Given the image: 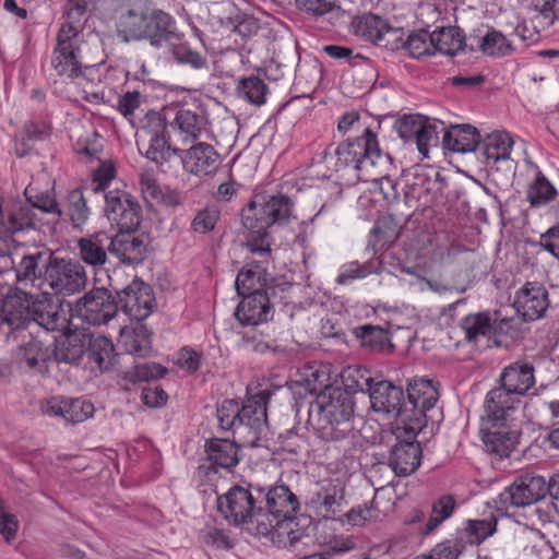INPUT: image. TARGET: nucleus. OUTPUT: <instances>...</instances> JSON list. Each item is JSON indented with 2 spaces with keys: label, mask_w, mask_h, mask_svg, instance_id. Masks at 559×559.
<instances>
[{
  "label": "nucleus",
  "mask_w": 559,
  "mask_h": 559,
  "mask_svg": "<svg viewBox=\"0 0 559 559\" xmlns=\"http://www.w3.org/2000/svg\"><path fill=\"white\" fill-rule=\"evenodd\" d=\"M388 159L389 156L379 148L377 135L365 128L360 136L338 144L333 153L324 151L320 162L331 171L352 169L358 179L374 181L378 175L376 169Z\"/></svg>",
  "instance_id": "1"
},
{
  "label": "nucleus",
  "mask_w": 559,
  "mask_h": 559,
  "mask_svg": "<svg viewBox=\"0 0 559 559\" xmlns=\"http://www.w3.org/2000/svg\"><path fill=\"white\" fill-rule=\"evenodd\" d=\"M118 36L126 43L147 39L160 48L178 39L175 20L162 10L148 12L142 5L122 10L117 20Z\"/></svg>",
  "instance_id": "2"
},
{
  "label": "nucleus",
  "mask_w": 559,
  "mask_h": 559,
  "mask_svg": "<svg viewBox=\"0 0 559 559\" xmlns=\"http://www.w3.org/2000/svg\"><path fill=\"white\" fill-rule=\"evenodd\" d=\"M317 415L310 411V420L316 435L324 441H340L347 438L354 430V401L348 392L332 389L317 397Z\"/></svg>",
  "instance_id": "3"
},
{
  "label": "nucleus",
  "mask_w": 559,
  "mask_h": 559,
  "mask_svg": "<svg viewBox=\"0 0 559 559\" xmlns=\"http://www.w3.org/2000/svg\"><path fill=\"white\" fill-rule=\"evenodd\" d=\"M294 201L282 193L262 201L257 197L241 214L242 225L248 230L249 241L270 245L271 228L288 224L294 215Z\"/></svg>",
  "instance_id": "4"
},
{
  "label": "nucleus",
  "mask_w": 559,
  "mask_h": 559,
  "mask_svg": "<svg viewBox=\"0 0 559 559\" xmlns=\"http://www.w3.org/2000/svg\"><path fill=\"white\" fill-rule=\"evenodd\" d=\"M257 485L249 487L234 486L225 495L218 497L217 508L223 516L234 525H247V531L255 536L265 537L272 534L269 515L263 513L255 492Z\"/></svg>",
  "instance_id": "5"
},
{
  "label": "nucleus",
  "mask_w": 559,
  "mask_h": 559,
  "mask_svg": "<svg viewBox=\"0 0 559 559\" xmlns=\"http://www.w3.org/2000/svg\"><path fill=\"white\" fill-rule=\"evenodd\" d=\"M83 39L80 27L61 24L52 48L50 67L58 76L68 80L83 78L85 71L103 63V58L87 59L82 53Z\"/></svg>",
  "instance_id": "6"
},
{
  "label": "nucleus",
  "mask_w": 559,
  "mask_h": 559,
  "mask_svg": "<svg viewBox=\"0 0 559 559\" xmlns=\"http://www.w3.org/2000/svg\"><path fill=\"white\" fill-rule=\"evenodd\" d=\"M141 136L142 142H136L139 151L167 173L171 159L178 158L180 148L171 146L167 122L158 111L151 110L145 114Z\"/></svg>",
  "instance_id": "7"
},
{
  "label": "nucleus",
  "mask_w": 559,
  "mask_h": 559,
  "mask_svg": "<svg viewBox=\"0 0 559 559\" xmlns=\"http://www.w3.org/2000/svg\"><path fill=\"white\" fill-rule=\"evenodd\" d=\"M105 214L108 221L117 226L116 235L106 236L109 245L129 243V240L120 237L132 235L140 226L142 209L138 200L127 191L110 190L105 194Z\"/></svg>",
  "instance_id": "8"
},
{
  "label": "nucleus",
  "mask_w": 559,
  "mask_h": 559,
  "mask_svg": "<svg viewBox=\"0 0 559 559\" xmlns=\"http://www.w3.org/2000/svg\"><path fill=\"white\" fill-rule=\"evenodd\" d=\"M270 397L267 391H261L245 404L238 406V436L246 445L255 447L266 428V404Z\"/></svg>",
  "instance_id": "9"
},
{
  "label": "nucleus",
  "mask_w": 559,
  "mask_h": 559,
  "mask_svg": "<svg viewBox=\"0 0 559 559\" xmlns=\"http://www.w3.org/2000/svg\"><path fill=\"white\" fill-rule=\"evenodd\" d=\"M259 497V504L265 503L263 513L267 516L272 524V532L284 521L295 518L299 510V501L297 496L290 491L285 485L261 486L254 487Z\"/></svg>",
  "instance_id": "10"
},
{
  "label": "nucleus",
  "mask_w": 559,
  "mask_h": 559,
  "mask_svg": "<svg viewBox=\"0 0 559 559\" xmlns=\"http://www.w3.org/2000/svg\"><path fill=\"white\" fill-rule=\"evenodd\" d=\"M439 389L438 382L430 379H414L408 383L407 388V401H405V407L408 411L407 415L409 420L407 423L415 421L416 426L409 428L414 431L420 428L423 425V418H430L433 420V416L430 414L433 412L435 406L439 401Z\"/></svg>",
  "instance_id": "11"
},
{
  "label": "nucleus",
  "mask_w": 559,
  "mask_h": 559,
  "mask_svg": "<svg viewBox=\"0 0 559 559\" xmlns=\"http://www.w3.org/2000/svg\"><path fill=\"white\" fill-rule=\"evenodd\" d=\"M45 281L56 294L73 295L85 288L87 277L79 262L56 258L46 266Z\"/></svg>",
  "instance_id": "12"
},
{
  "label": "nucleus",
  "mask_w": 559,
  "mask_h": 559,
  "mask_svg": "<svg viewBox=\"0 0 559 559\" xmlns=\"http://www.w3.org/2000/svg\"><path fill=\"white\" fill-rule=\"evenodd\" d=\"M73 313L92 325L106 324L118 311V302L106 288H94L75 304Z\"/></svg>",
  "instance_id": "13"
},
{
  "label": "nucleus",
  "mask_w": 559,
  "mask_h": 559,
  "mask_svg": "<svg viewBox=\"0 0 559 559\" xmlns=\"http://www.w3.org/2000/svg\"><path fill=\"white\" fill-rule=\"evenodd\" d=\"M547 495L546 479L539 475L525 474L516 477L500 495L499 502L508 507L525 508Z\"/></svg>",
  "instance_id": "14"
},
{
  "label": "nucleus",
  "mask_w": 559,
  "mask_h": 559,
  "mask_svg": "<svg viewBox=\"0 0 559 559\" xmlns=\"http://www.w3.org/2000/svg\"><path fill=\"white\" fill-rule=\"evenodd\" d=\"M368 394L374 412L400 418L402 423L409 420L408 411L405 407L404 391L401 386L388 380L373 379Z\"/></svg>",
  "instance_id": "15"
},
{
  "label": "nucleus",
  "mask_w": 559,
  "mask_h": 559,
  "mask_svg": "<svg viewBox=\"0 0 559 559\" xmlns=\"http://www.w3.org/2000/svg\"><path fill=\"white\" fill-rule=\"evenodd\" d=\"M118 307L131 319L143 321L155 308V296L152 287L142 280L134 278L129 285L117 293Z\"/></svg>",
  "instance_id": "16"
},
{
  "label": "nucleus",
  "mask_w": 559,
  "mask_h": 559,
  "mask_svg": "<svg viewBox=\"0 0 559 559\" xmlns=\"http://www.w3.org/2000/svg\"><path fill=\"white\" fill-rule=\"evenodd\" d=\"M178 158L182 169L199 179L214 176L221 165L218 152L206 142H197L186 150L180 148Z\"/></svg>",
  "instance_id": "17"
},
{
  "label": "nucleus",
  "mask_w": 559,
  "mask_h": 559,
  "mask_svg": "<svg viewBox=\"0 0 559 559\" xmlns=\"http://www.w3.org/2000/svg\"><path fill=\"white\" fill-rule=\"evenodd\" d=\"M31 322L37 323L46 331H60L67 328L68 319L61 306L53 301L52 296L41 292L32 293Z\"/></svg>",
  "instance_id": "18"
},
{
  "label": "nucleus",
  "mask_w": 559,
  "mask_h": 559,
  "mask_svg": "<svg viewBox=\"0 0 559 559\" xmlns=\"http://www.w3.org/2000/svg\"><path fill=\"white\" fill-rule=\"evenodd\" d=\"M549 306L546 288L537 282H527L516 293L513 308L524 320L542 318Z\"/></svg>",
  "instance_id": "19"
},
{
  "label": "nucleus",
  "mask_w": 559,
  "mask_h": 559,
  "mask_svg": "<svg viewBox=\"0 0 559 559\" xmlns=\"http://www.w3.org/2000/svg\"><path fill=\"white\" fill-rule=\"evenodd\" d=\"M32 292L21 287L11 288L1 305V322L11 330H19L31 323Z\"/></svg>",
  "instance_id": "20"
},
{
  "label": "nucleus",
  "mask_w": 559,
  "mask_h": 559,
  "mask_svg": "<svg viewBox=\"0 0 559 559\" xmlns=\"http://www.w3.org/2000/svg\"><path fill=\"white\" fill-rule=\"evenodd\" d=\"M520 404V399L499 385L490 390L485 399L483 416L484 423L507 424Z\"/></svg>",
  "instance_id": "21"
},
{
  "label": "nucleus",
  "mask_w": 559,
  "mask_h": 559,
  "mask_svg": "<svg viewBox=\"0 0 559 559\" xmlns=\"http://www.w3.org/2000/svg\"><path fill=\"white\" fill-rule=\"evenodd\" d=\"M269 293L246 295L236 308L235 316L242 325H259L272 318Z\"/></svg>",
  "instance_id": "22"
},
{
  "label": "nucleus",
  "mask_w": 559,
  "mask_h": 559,
  "mask_svg": "<svg viewBox=\"0 0 559 559\" xmlns=\"http://www.w3.org/2000/svg\"><path fill=\"white\" fill-rule=\"evenodd\" d=\"M15 358L21 368L43 374L48 371V364L52 360V346L32 338L19 346Z\"/></svg>",
  "instance_id": "23"
},
{
  "label": "nucleus",
  "mask_w": 559,
  "mask_h": 559,
  "mask_svg": "<svg viewBox=\"0 0 559 559\" xmlns=\"http://www.w3.org/2000/svg\"><path fill=\"white\" fill-rule=\"evenodd\" d=\"M485 433L483 441L488 452L499 457L509 456L519 441V431L507 424L484 423Z\"/></svg>",
  "instance_id": "24"
},
{
  "label": "nucleus",
  "mask_w": 559,
  "mask_h": 559,
  "mask_svg": "<svg viewBox=\"0 0 559 559\" xmlns=\"http://www.w3.org/2000/svg\"><path fill=\"white\" fill-rule=\"evenodd\" d=\"M421 448L414 440L396 442L389 456V466L396 476H408L417 471L420 465Z\"/></svg>",
  "instance_id": "25"
},
{
  "label": "nucleus",
  "mask_w": 559,
  "mask_h": 559,
  "mask_svg": "<svg viewBox=\"0 0 559 559\" xmlns=\"http://www.w3.org/2000/svg\"><path fill=\"white\" fill-rule=\"evenodd\" d=\"M499 380L501 386L520 399L535 384L534 367L526 361H514L503 368Z\"/></svg>",
  "instance_id": "26"
},
{
  "label": "nucleus",
  "mask_w": 559,
  "mask_h": 559,
  "mask_svg": "<svg viewBox=\"0 0 559 559\" xmlns=\"http://www.w3.org/2000/svg\"><path fill=\"white\" fill-rule=\"evenodd\" d=\"M185 143L193 142L209 131V121L204 111L195 107L193 109L181 107L177 109L174 118Z\"/></svg>",
  "instance_id": "27"
},
{
  "label": "nucleus",
  "mask_w": 559,
  "mask_h": 559,
  "mask_svg": "<svg viewBox=\"0 0 559 559\" xmlns=\"http://www.w3.org/2000/svg\"><path fill=\"white\" fill-rule=\"evenodd\" d=\"M88 334L69 332L56 341L52 347V360L58 364H79L87 349Z\"/></svg>",
  "instance_id": "28"
},
{
  "label": "nucleus",
  "mask_w": 559,
  "mask_h": 559,
  "mask_svg": "<svg viewBox=\"0 0 559 559\" xmlns=\"http://www.w3.org/2000/svg\"><path fill=\"white\" fill-rule=\"evenodd\" d=\"M480 142L478 130L471 124H455L445 128L442 138L444 148L454 153L473 152Z\"/></svg>",
  "instance_id": "29"
},
{
  "label": "nucleus",
  "mask_w": 559,
  "mask_h": 559,
  "mask_svg": "<svg viewBox=\"0 0 559 559\" xmlns=\"http://www.w3.org/2000/svg\"><path fill=\"white\" fill-rule=\"evenodd\" d=\"M204 448L206 457L213 467L230 471L239 463V447L228 439L207 440Z\"/></svg>",
  "instance_id": "30"
},
{
  "label": "nucleus",
  "mask_w": 559,
  "mask_h": 559,
  "mask_svg": "<svg viewBox=\"0 0 559 559\" xmlns=\"http://www.w3.org/2000/svg\"><path fill=\"white\" fill-rule=\"evenodd\" d=\"M39 186V180H33L25 188L24 195L33 207L51 215V221L57 222L62 215V210L56 201L53 188L49 186V182L45 190H41Z\"/></svg>",
  "instance_id": "31"
},
{
  "label": "nucleus",
  "mask_w": 559,
  "mask_h": 559,
  "mask_svg": "<svg viewBox=\"0 0 559 559\" xmlns=\"http://www.w3.org/2000/svg\"><path fill=\"white\" fill-rule=\"evenodd\" d=\"M513 147V140L507 132L495 131L488 134L480 147L487 165H495L500 160H509Z\"/></svg>",
  "instance_id": "32"
},
{
  "label": "nucleus",
  "mask_w": 559,
  "mask_h": 559,
  "mask_svg": "<svg viewBox=\"0 0 559 559\" xmlns=\"http://www.w3.org/2000/svg\"><path fill=\"white\" fill-rule=\"evenodd\" d=\"M468 343L477 344L493 334V317L489 312L471 313L460 323Z\"/></svg>",
  "instance_id": "33"
},
{
  "label": "nucleus",
  "mask_w": 559,
  "mask_h": 559,
  "mask_svg": "<svg viewBox=\"0 0 559 559\" xmlns=\"http://www.w3.org/2000/svg\"><path fill=\"white\" fill-rule=\"evenodd\" d=\"M120 343L130 355L146 357L151 353L150 331L144 325L132 330H122Z\"/></svg>",
  "instance_id": "34"
},
{
  "label": "nucleus",
  "mask_w": 559,
  "mask_h": 559,
  "mask_svg": "<svg viewBox=\"0 0 559 559\" xmlns=\"http://www.w3.org/2000/svg\"><path fill=\"white\" fill-rule=\"evenodd\" d=\"M465 36L459 27H443L432 32L435 50L442 55L454 56L464 47Z\"/></svg>",
  "instance_id": "35"
},
{
  "label": "nucleus",
  "mask_w": 559,
  "mask_h": 559,
  "mask_svg": "<svg viewBox=\"0 0 559 559\" xmlns=\"http://www.w3.org/2000/svg\"><path fill=\"white\" fill-rule=\"evenodd\" d=\"M355 334L360 338L361 346L371 352L380 353L393 347L390 343L389 332L380 325H359L355 328Z\"/></svg>",
  "instance_id": "36"
},
{
  "label": "nucleus",
  "mask_w": 559,
  "mask_h": 559,
  "mask_svg": "<svg viewBox=\"0 0 559 559\" xmlns=\"http://www.w3.org/2000/svg\"><path fill=\"white\" fill-rule=\"evenodd\" d=\"M477 44L483 53L490 57H504L513 51L511 40L500 31L488 28L487 32L478 38Z\"/></svg>",
  "instance_id": "37"
},
{
  "label": "nucleus",
  "mask_w": 559,
  "mask_h": 559,
  "mask_svg": "<svg viewBox=\"0 0 559 559\" xmlns=\"http://www.w3.org/2000/svg\"><path fill=\"white\" fill-rule=\"evenodd\" d=\"M265 269L257 265L255 269H246L238 273L236 289L238 295L246 296L255 293H267L265 286Z\"/></svg>",
  "instance_id": "38"
},
{
  "label": "nucleus",
  "mask_w": 559,
  "mask_h": 559,
  "mask_svg": "<svg viewBox=\"0 0 559 559\" xmlns=\"http://www.w3.org/2000/svg\"><path fill=\"white\" fill-rule=\"evenodd\" d=\"M87 348L91 359L100 370L106 371L112 367L114 344L109 338L88 335Z\"/></svg>",
  "instance_id": "39"
},
{
  "label": "nucleus",
  "mask_w": 559,
  "mask_h": 559,
  "mask_svg": "<svg viewBox=\"0 0 559 559\" xmlns=\"http://www.w3.org/2000/svg\"><path fill=\"white\" fill-rule=\"evenodd\" d=\"M40 259V253L23 257L22 261L15 270L17 284L24 286L31 284L32 287L41 289L43 284H45L46 281L45 278H40L41 272L38 270V260Z\"/></svg>",
  "instance_id": "40"
},
{
  "label": "nucleus",
  "mask_w": 559,
  "mask_h": 559,
  "mask_svg": "<svg viewBox=\"0 0 559 559\" xmlns=\"http://www.w3.org/2000/svg\"><path fill=\"white\" fill-rule=\"evenodd\" d=\"M385 23L381 16L369 13L354 19L352 26L357 36L377 45Z\"/></svg>",
  "instance_id": "41"
},
{
  "label": "nucleus",
  "mask_w": 559,
  "mask_h": 559,
  "mask_svg": "<svg viewBox=\"0 0 559 559\" xmlns=\"http://www.w3.org/2000/svg\"><path fill=\"white\" fill-rule=\"evenodd\" d=\"M557 195V190L548 181L540 170H537L535 179L531 182L526 191V200L531 206L537 207L547 204Z\"/></svg>",
  "instance_id": "42"
},
{
  "label": "nucleus",
  "mask_w": 559,
  "mask_h": 559,
  "mask_svg": "<svg viewBox=\"0 0 559 559\" xmlns=\"http://www.w3.org/2000/svg\"><path fill=\"white\" fill-rule=\"evenodd\" d=\"M525 322L519 313L502 317L500 311L493 313V334L497 336H507L511 340H519L525 333Z\"/></svg>",
  "instance_id": "43"
},
{
  "label": "nucleus",
  "mask_w": 559,
  "mask_h": 559,
  "mask_svg": "<svg viewBox=\"0 0 559 559\" xmlns=\"http://www.w3.org/2000/svg\"><path fill=\"white\" fill-rule=\"evenodd\" d=\"M237 91L241 98L255 106L263 105L269 93L267 85L255 75L241 79Z\"/></svg>",
  "instance_id": "44"
},
{
  "label": "nucleus",
  "mask_w": 559,
  "mask_h": 559,
  "mask_svg": "<svg viewBox=\"0 0 559 559\" xmlns=\"http://www.w3.org/2000/svg\"><path fill=\"white\" fill-rule=\"evenodd\" d=\"M402 230V223L393 215H383L377 219L370 230L371 236L376 242H383V245H393Z\"/></svg>",
  "instance_id": "45"
},
{
  "label": "nucleus",
  "mask_w": 559,
  "mask_h": 559,
  "mask_svg": "<svg viewBox=\"0 0 559 559\" xmlns=\"http://www.w3.org/2000/svg\"><path fill=\"white\" fill-rule=\"evenodd\" d=\"M456 508L455 498L452 495H444L432 503L431 515L426 523L423 534L432 533L443 521L449 519Z\"/></svg>",
  "instance_id": "46"
},
{
  "label": "nucleus",
  "mask_w": 559,
  "mask_h": 559,
  "mask_svg": "<svg viewBox=\"0 0 559 559\" xmlns=\"http://www.w3.org/2000/svg\"><path fill=\"white\" fill-rule=\"evenodd\" d=\"M445 130L443 122L429 119L425 116L423 120V128H420L418 135L415 140L418 151L424 155H428L430 146H436L439 142V132Z\"/></svg>",
  "instance_id": "47"
},
{
  "label": "nucleus",
  "mask_w": 559,
  "mask_h": 559,
  "mask_svg": "<svg viewBox=\"0 0 559 559\" xmlns=\"http://www.w3.org/2000/svg\"><path fill=\"white\" fill-rule=\"evenodd\" d=\"M341 379L344 385L343 391L348 392L352 396L356 392H368L374 378L369 377L366 371L358 367L349 366L343 370Z\"/></svg>",
  "instance_id": "48"
},
{
  "label": "nucleus",
  "mask_w": 559,
  "mask_h": 559,
  "mask_svg": "<svg viewBox=\"0 0 559 559\" xmlns=\"http://www.w3.org/2000/svg\"><path fill=\"white\" fill-rule=\"evenodd\" d=\"M404 49L415 59L433 53L432 33L425 31L412 33L404 43Z\"/></svg>",
  "instance_id": "49"
},
{
  "label": "nucleus",
  "mask_w": 559,
  "mask_h": 559,
  "mask_svg": "<svg viewBox=\"0 0 559 559\" xmlns=\"http://www.w3.org/2000/svg\"><path fill=\"white\" fill-rule=\"evenodd\" d=\"M139 189L144 201L153 205V201L160 199L163 187L159 183L156 171L153 168L143 167L139 173Z\"/></svg>",
  "instance_id": "50"
},
{
  "label": "nucleus",
  "mask_w": 559,
  "mask_h": 559,
  "mask_svg": "<svg viewBox=\"0 0 559 559\" xmlns=\"http://www.w3.org/2000/svg\"><path fill=\"white\" fill-rule=\"evenodd\" d=\"M64 420L71 424L83 423L94 414V405L84 399L64 400Z\"/></svg>",
  "instance_id": "51"
},
{
  "label": "nucleus",
  "mask_w": 559,
  "mask_h": 559,
  "mask_svg": "<svg viewBox=\"0 0 559 559\" xmlns=\"http://www.w3.org/2000/svg\"><path fill=\"white\" fill-rule=\"evenodd\" d=\"M495 516L484 520H469L465 527L471 544H480L496 532Z\"/></svg>",
  "instance_id": "52"
},
{
  "label": "nucleus",
  "mask_w": 559,
  "mask_h": 559,
  "mask_svg": "<svg viewBox=\"0 0 559 559\" xmlns=\"http://www.w3.org/2000/svg\"><path fill=\"white\" fill-rule=\"evenodd\" d=\"M66 213L69 215L74 226L83 224L88 216L83 193L80 190H72L67 197Z\"/></svg>",
  "instance_id": "53"
},
{
  "label": "nucleus",
  "mask_w": 559,
  "mask_h": 559,
  "mask_svg": "<svg viewBox=\"0 0 559 559\" xmlns=\"http://www.w3.org/2000/svg\"><path fill=\"white\" fill-rule=\"evenodd\" d=\"M239 403L235 400H225L217 407L216 416L221 429L231 430L238 435Z\"/></svg>",
  "instance_id": "54"
},
{
  "label": "nucleus",
  "mask_w": 559,
  "mask_h": 559,
  "mask_svg": "<svg viewBox=\"0 0 559 559\" xmlns=\"http://www.w3.org/2000/svg\"><path fill=\"white\" fill-rule=\"evenodd\" d=\"M424 118L425 116L419 114L404 115L395 121L394 129L405 142H415L420 128H423Z\"/></svg>",
  "instance_id": "55"
},
{
  "label": "nucleus",
  "mask_w": 559,
  "mask_h": 559,
  "mask_svg": "<svg viewBox=\"0 0 559 559\" xmlns=\"http://www.w3.org/2000/svg\"><path fill=\"white\" fill-rule=\"evenodd\" d=\"M343 497L338 495L336 487L323 488L317 493L316 502L322 510L324 518H331L341 512Z\"/></svg>",
  "instance_id": "56"
},
{
  "label": "nucleus",
  "mask_w": 559,
  "mask_h": 559,
  "mask_svg": "<svg viewBox=\"0 0 559 559\" xmlns=\"http://www.w3.org/2000/svg\"><path fill=\"white\" fill-rule=\"evenodd\" d=\"M108 250L111 255L126 265L141 264L150 254L148 247H108Z\"/></svg>",
  "instance_id": "57"
},
{
  "label": "nucleus",
  "mask_w": 559,
  "mask_h": 559,
  "mask_svg": "<svg viewBox=\"0 0 559 559\" xmlns=\"http://www.w3.org/2000/svg\"><path fill=\"white\" fill-rule=\"evenodd\" d=\"M170 44L173 45V56L178 63L189 64L193 69L206 67V58L193 50L187 43L175 45L173 40Z\"/></svg>",
  "instance_id": "58"
},
{
  "label": "nucleus",
  "mask_w": 559,
  "mask_h": 559,
  "mask_svg": "<svg viewBox=\"0 0 559 559\" xmlns=\"http://www.w3.org/2000/svg\"><path fill=\"white\" fill-rule=\"evenodd\" d=\"M514 537L516 544L523 548L525 557L546 540L539 530L530 526H520L515 531Z\"/></svg>",
  "instance_id": "59"
},
{
  "label": "nucleus",
  "mask_w": 559,
  "mask_h": 559,
  "mask_svg": "<svg viewBox=\"0 0 559 559\" xmlns=\"http://www.w3.org/2000/svg\"><path fill=\"white\" fill-rule=\"evenodd\" d=\"M167 373V368L156 362H138L130 372L131 379L135 382L151 381L163 378Z\"/></svg>",
  "instance_id": "60"
},
{
  "label": "nucleus",
  "mask_w": 559,
  "mask_h": 559,
  "mask_svg": "<svg viewBox=\"0 0 559 559\" xmlns=\"http://www.w3.org/2000/svg\"><path fill=\"white\" fill-rule=\"evenodd\" d=\"M144 100L145 96L139 90L128 91L119 97L117 108L123 117L133 122L135 111Z\"/></svg>",
  "instance_id": "61"
},
{
  "label": "nucleus",
  "mask_w": 559,
  "mask_h": 559,
  "mask_svg": "<svg viewBox=\"0 0 559 559\" xmlns=\"http://www.w3.org/2000/svg\"><path fill=\"white\" fill-rule=\"evenodd\" d=\"M92 0H66L62 7V16L66 19L61 24H70L72 27H79V23L84 17L87 7Z\"/></svg>",
  "instance_id": "62"
},
{
  "label": "nucleus",
  "mask_w": 559,
  "mask_h": 559,
  "mask_svg": "<svg viewBox=\"0 0 559 559\" xmlns=\"http://www.w3.org/2000/svg\"><path fill=\"white\" fill-rule=\"evenodd\" d=\"M219 218V211L214 207H205L198 212L192 221V228L194 231L205 234L211 231Z\"/></svg>",
  "instance_id": "63"
},
{
  "label": "nucleus",
  "mask_w": 559,
  "mask_h": 559,
  "mask_svg": "<svg viewBox=\"0 0 559 559\" xmlns=\"http://www.w3.org/2000/svg\"><path fill=\"white\" fill-rule=\"evenodd\" d=\"M465 549V542L462 538L447 539L431 550L437 559H457Z\"/></svg>",
  "instance_id": "64"
}]
</instances>
